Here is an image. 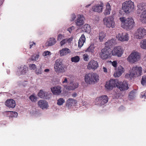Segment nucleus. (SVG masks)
Here are the masks:
<instances>
[{"instance_id":"c756f323","label":"nucleus","mask_w":146,"mask_h":146,"mask_svg":"<svg viewBox=\"0 0 146 146\" xmlns=\"http://www.w3.org/2000/svg\"><path fill=\"white\" fill-rule=\"evenodd\" d=\"M111 8L110 6L109 3H108L106 5V8L104 12V14L105 15H108L110 14Z\"/></svg>"},{"instance_id":"7c9ffc66","label":"nucleus","mask_w":146,"mask_h":146,"mask_svg":"<svg viewBox=\"0 0 146 146\" xmlns=\"http://www.w3.org/2000/svg\"><path fill=\"white\" fill-rule=\"evenodd\" d=\"M140 46L142 49H146V39L142 40L141 41Z\"/></svg>"},{"instance_id":"3c124183","label":"nucleus","mask_w":146,"mask_h":146,"mask_svg":"<svg viewBox=\"0 0 146 146\" xmlns=\"http://www.w3.org/2000/svg\"><path fill=\"white\" fill-rule=\"evenodd\" d=\"M76 18V16L75 15H72L70 21H73Z\"/></svg>"},{"instance_id":"680f3d73","label":"nucleus","mask_w":146,"mask_h":146,"mask_svg":"<svg viewBox=\"0 0 146 146\" xmlns=\"http://www.w3.org/2000/svg\"><path fill=\"white\" fill-rule=\"evenodd\" d=\"M129 98L131 99H132L133 98V97L132 96H131V95H129Z\"/></svg>"},{"instance_id":"e2e57ef3","label":"nucleus","mask_w":146,"mask_h":146,"mask_svg":"<svg viewBox=\"0 0 146 146\" xmlns=\"http://www.w3.org/2000/svg\"><path fill=\"white\" fill-rule=\"evenodd\" d=\"M91 5V4H88L86 6V7H89L90 5Z\"/></svg>"},{"instance_id":"69168bd1","label":"nucleus","mask_w":146,"mask_h":146,"mask_svg":"<svg viewBox=\"0 0 146 146\" xmlns=\"http://www.w3.org/2000/svg\"><path fill=\"white\" fill-rule=\"evenodd\" d=\"M145 59H146V56H145Z\"/></svg>"},{"instance_id":"cd10ccee","label":"nucleus","mask_w":146,"mask_h":146,"mask_svg":"<svg viewBox=\"0 0 146 146\" xmlns=\"http://www.w3.org/2000/svg\"><path fill=\"white\" fill-rule=\"evenodd\" d=\"M38 95L41 98L47 99V93L46 92H44L42 90H40L38 93Z\"/></svg>"},{"instance_id":"2f4dec72","label":"nucleus","mask_w":146,"mask_h":146,"mask_svg":"<svg viewBox=\"0 0 146 146\" xmlns=\"http://www.w3.org/2000/svg\"><path fill=\"white\" fill-rule=\"evenodd\" d=\"M95 47L94 44H91L86 50V52L93 53L94 52Z\"/></svg>"},{"instance_id":"864d4df0","label":"nucleus","mask_w":146,"mask_h":146,"mask_svg":"<svg viewBox=\"0 0 146 146\" xmlns=\"http://www.w3.org/2000/svg\"><path fill=\"white\" fill-rule=\"evenodd\" d=\"M112 64L114 67H116L117 66V63L116 61H113L112 63Z\"/></svg>"},{"instance_id":"338daca9","label":"nucleus","mask_w":146,"mask_h":146,"mask_svg":"<svg viewBox=\"0 0 146 146\" xmlns=\"http://www.w3.org/2000/svg\"><path fill=\"white\" fill-rule=\"evenodd\" d=\"M40 72H42L41 71H40Z\"/></svg>"},{"instance_id":"423d86ee","label":"nucleus","mask_w":146,"mask_h":146,"mask_svg":"<svg viewBox=\"0 0 146 146\" xmlns=\"http://www.w3.org/2000/svg\"><path fill=\"white\" fill-rule=\"evenodd\" d=\"M140 58V54L138 52H134L128 56L127 60L129 62L133 63L139 60Z\"/></svg>"},{"instance_id":"79ce46f5","label":"nucleus","mask_w":146,"mask_h":146,"mask_svg":"<svg viewBox=\"0 0 146 146\" xmlns=\"http://www.w3.org/2000/svg\"><path fill=\"white\" fill-rule=\"evenodd\" d=\"M64 35H62L61 34H59L58 36L57 40L58 41H60L62 39L64 38Z\"/></svg>"},{"instance_id":"f03ea898","label":"nucleus","mask_w":146,"mask_h":146,"mask_svg":"<svg viewBox=\"0 0 146 146\" xmlns=\"http://www.w3.org/2000/svg\"><path fill=\"white\" fill-rule=\"evenodd\" d=\"M122 8L125 13H129L135 9L134 3L131 0L125 1L122 4Z\"/></svg>"},{"instance_id":"f704fd0d","label":"nucleus","mask_w":146,"mask_h":146,"mask_svg":"<svg viewBox=\"0 0 146 146\" xmlns=\"http://www.w3.org/2000/svg\"><path fill=\"white\" fill-rule=\"evenodd\" d=\"M80 60V58L78 56H76L71 58V61L72 62H77Z\"/></svg>"},{"instance_id":"5fc2aeb1","label":"nucleus","mask_w":146,"mask_h":146,"mask_svg":"<svg viewBox=\"0 0 146 146\" xmlns=\"http://www.w3.org/2000/svg\"><path fill=\"white\" fill-rule=\"evenodd\" d=\"M32 43L31 42H30V43H29V44H30V48H31L32 47V46H33V45H35V42H33V43L32 44Z\"/></svg>"},{"instance_id":"0eeeda50","label":"nucleus","mask_w":146,"mask_h":146,"mask_svg":"<svg viewBox=\"0 0 146 146\" xmlns=\"http://www.w3.org/2000/svg\"><path fill=\"white\" fill-rule=\"evenodd\" d=\"M135 35L136 38L142 39L146 35V30L142 27L139 28L137 29Z\"/></svg>"},{"instance_id":"052dcab7","label":"nucleus","mask_w":146,"mask_h":146,"mask_svg":"<svg viewBox=\"0 0 146 146\" xmlns=\"http://www.w3.org/2000/svg\"><path fill=\"white\" fill-rule=\"evenodd\" d=\"M44 72H49V70L48 69H45L44 70Z\"/></svg>"},{"instance_id":"a18cd8bd","label":"nucleus","mask_w":146,"mask_h":146,"mask_svg":"<svg viewBox=\"0 0 146 146\" xmlns=\"http://www.w3.org/2000/svg\"><path fill=\"white\" fill-rule=\"evenodd\" d=\"M29 66L32 70H34L36 68V66L34 64H31L29 65Z\"/></svg>"},{"instance_id":"e433bc0d","label":"nucleus","mask_w":146,"mask_h":146,"mask_svg":"<svg viewBox=\"0 0 146 146\" xmlns=\"http://www.w3.org/2000/svg\"><path fill=\"white\" fill-rule=\"evenodd\" d=\"M135 74H127L125 76V77L128 78L129 80H131L134 78Z\"/></svg>"},{"instance_id":"39448f33","label":"nucleus","mask_w":146,"mask_h":146,"mask_svg":"<svg viewBox=\"0 0 146 146\" xmlns=\"http://www.w3.org/2000/svg\"><path fill=\"white\" fill-rule=\"evenodd\" d=\"M111 50L110 47H105L102 49L100 53V56L103 60L110 58L111 55Z\"/></svg>"},{"instance_id":"49530a36","label":"nucleus","mask_w":146,"mask_h":146,"mask_svg":"<svg viewBox=\"0 0 146 146\" xmlns=\"http://www.w3.org/2000/svg\"><path fill=\"white\" fill-rule=\"evenodd\" d=\"M88 55L86 54H84L83 55V58L84 60L87 61L89 59Z\"/></svg>"},{"instance_id":"aec40b11","label":"nucleus","mask_w":146,"mask_h":146,"mask_svg":"<svg viewBox=\"0 0 146 146\" xmlns=\"http://www.w3.org/2000/svg\"><path fill=\"white\" fill-rule=\"evenodd\" d=\"M78 84L77 83H74L71 82H70L69 85L67 86L66 89L69 90H74L78 87Z\"/></svg>"},{"instance_id":"8fccbe9b","label":"nucleus","mask_w":146,"mask_h":146,"mask_svg":"<svg viewBox=\"0 0 146 146\" xmlns=\"http://www.w3.org/2000/svg\"><path fill=\"white\" fill-rule=\"evenodd\" d=\"M122 74H113V76L115 78L119 77L121 76Z\"/></svg>"},{"instance_id":"13d9d810","label":"nucleus","mask_w":146,"mask_h":146,"mask_svg":"<svg viewBox=\"0 0 146 146\" xmlns=\"http://www.w3.org/2000/svg\"><path fill=\"white\" fill-rule=\"evenodd\" d=\"M145 93H142L141 95L142 96V98H146V96H145V95L144 94Z\"/></svg>"},{"instance_id":"ddd939ff","label":"nucleus","mask_w":146,"mask_h":146,"mask_svg":"<svg viewBox=\"0 0 146 146\" xmlns=\"http://www.w3.org/2000/svg\"><path fill=\"white\" fill-rule=\"evenodd\" d=\"M116 37L119 40L121 41H127L129 40L128 34L126 33H119Z\"/></svg>"},{"instance_id":"72a5a7b5","label":"nucleus","mask_w":146,"mask_h":146,"mask_svg":"<svg viewBox=\"0 0 146 146\" xmlns=\"http://www.w3.org/2000/svg\"><path fill=\"white\" fill-rule=\"evenodd\" d=\"M105 36L106 34L104 32H100L99 35V39L100 41H102Z\"/></svg>"},{"instance_id":"bb28decb","label":"nucleus","mask_w":146,"mask_h":146,"mask_svg":"<svg viewBox=\"0 0 146 146\" xmlns=\"http://www.w3.org/2000/svg\"><path fill=\"white\" fill-rule=\"evenodd\" d=\"M56 42V40L54 38H50L46 43V46H51L54 44Z\"/></svg>"},{"instance_id":"dca6fc26","label":"nucleus","mask_w":146,"mask_h":146,"mask_svg":"<svg viewBox=\"0 0 146 146\" xmlns=\"http://www.w3.org/2000/svg\"><path fill=\"white\" fill-rule=\"evenodd\" d=\"M104 7V4L102 3L95 5L92 8L93 11L100 13L102 11Z\"/></svg>"},{"instance_id":"6ab92c4d","label":"nucleus","mask_w":146,"mask_h":146,"mask_svg":"<svg viewBox=\"0 0 146 146\" xmlns=\"http://www.w3.org/2000/svg\"><path fill=\"white\" fill-rule=\"evenodd\" d=\"M51 91L54 95H58L61 92V87L59 86H55L51 88Z\"/></svg>"},{"instance_id":"6e6552de","label":"nucleus","mask_w":146,"mask_h":146,"mask_svg":"<svg viewBox=\"0 0 146 146\" xmlns=\"http://www.w3.org/2000/svg\"><path fill=\"white\" fill-rule=\"evenodd\" d=\"M117 83V80L116 79L110 80L106 82L105 87L108 90H112L113 87H116Z\"/></svg>"},{"instance_id":"a19ab883","label":"nucleus","mask_w":146,"mask_h":146,"mask_svg":"<svg viewBox=\"0 0 146 146\" xmlns=\"http://www.w3.org/2000/svg\"><path fill=\"white\" fill-rule=\"evenodd\" d=\"M124 72V68L121 66H119L117 69V73H122Z\"/></svg>"},{"instance_id":"603ef678","label":"nucleus","mask_w":146,"mask_h":146,"mask_svg":"<svg viewBox=\"0 0 146 146\" xmlns=\"http://www.w3.org/2000/svg\"><path fill=\"white\" fill-rule=\"evenodd\" d=\"M67 39V42H68V43H70L71 42V41H72L73 38L72 37H71V38H66Z\"/></svg>"},{"instance_id":"5701e85b","label":"nucleus","mask_w":146,"mask_h":146,"mask_svg":"<svg viewBox=\"0 0 146 146\" xmlns=\"http://www.w3.org/2000/svg\"><path fill=\"white\" fill-rule=\"evenodd\" d=\"M59 54L61 56L66 55L70 52V50L68 48H64L59 51Z\"/></svg>"},{"instance_id":"412c9836","label":"nucleus","mask_w":146,"mask_h":146,"mask_svg":"<svg viewBox=\"0 0 146 146\" xmlns=\"http://www.w3.org/2000/svg\"><path fill=\"white\" fill-rule=\"evenodd\" d=\"M142 68L140 66H135L131 70L130 73H141Z\"/></svg>"},{"instance_id":"f257e3e1","label":"nucleus","mask_w":146,"mask_h":146,"mask_svg":"<svg viewBox=\"0 0 146 146\" xmlns=\"http://www.w3.org/2000/svg\"><path fill=\"white\" fill-rule=\"evenodd\" d=\"M119 20L121 22L122 26L123 28L131 29L133 27L134 22L132 18L125 19V17H122L119 18Z\"/></svg>"},{"instance_id":"de8ad7c7","label":"nucleus","mask_w":146,"mask_h":146,"mask_svg":"<svg viewBox=\"0 0 146 146\" xmlns=\"http://www.w3.org/2000/svg\"><path fill=\"white\" fill-rule=\"evenodd\" d=\"M51 54L50 52L48 51H46L43 53V55L44 56H46L48 55H50Z\"/></svg>"},{"instance_id":"09e8293b","label":"nucleus","mask_w":146,"mask_h":146,"mask_svg":"<svg viewBox=\"0 0 146 146\" xmlns=\"http://www.w3.org/2000/svg\"><path fill=\"white\" fill-rule=\"evenodd\" d=\"M68 102H69V104L71 105V103H72V102L74 101V100L72 98H69L68 100Z\"/></svg>"},{"instance_id":"c85d7f7f","label":"nucleus","mask_w":146,"mask_h":146,"mask_svg":"<svg viewBox=\"0 0 146 146\" xmlns=\"http://www.w3.org/2000/svg\"><path fill=\"white\" fill-rule=\"evenodd\" d=\"M28 67L25 65L22 66L18 68V72L26 73L28 71Z\"/></svg>"},{"instance_id":"774afa93","label":"nucleus","mask_w":146,"mask_h":146,"mask_svg":"<svg viewBox=\"0 0 146 146\" xmlns=\"http://www.w3.org/2000/svg\"><path fill=\"white\" fill-rule=\"evenodd\" d=\"M69 31L70 33H71L70 31Z\"/></svg>"},{"instance_id":"c9c22d12","label":"nucleus","mask_w":146,"mask_h":146,"mask_svg":"<svg viewBox=\"0 0 146 146\" xmlns=\"http://www.w3.org/2000/svg\"><path fill=\"white\" fill-rule=\"evenodd\" d=\"M29 98L32 102H35L37 101V98L34 94L31 95L29 97Z\"/></svg>"},{"instance_id":"7ed1b4c3","label":"nucleus","mask_w":146,"mask_h":146,"mask_svg":"<svg viewBox=\"0 0 146 146\" xmlns=\"http://www.w3.org/2000/svg\"><path fill=\"white\" fill-rule=\"evenodd\" d=\"M99 77L97 74H86L85 76V81L87 84H94L98 81Z\"/></svg>"},{"instance_id":"4d7b16f0","label":"nucleus","mask_w":146,"mask_h":146,"mask_svg":"<svg viewBox=\"0 0 146 146\" xmlns=\"http://www.w3.org/2000/svg\"><path fill=\"white\" fill-rule=\"evenodd\" d=\"M72 96L73 97H75L77 96V94L76 92H75L72 94Z\"/></svg>"},{"instance_id":"9d476101","label":"nucleus","mask_w":146,"mask_h":146,"mask_svg":"<svg viewBox=\"0 0 146 146\" xmlns=\"http://www.w3.org/2000/svg\"><path fill=\"white\" fill-rule=\"evenodd\" d=\"M108 98L106 95H104L97 98L96 99V102L101 106L106 103L108 101Z\"/></svg>"},{"instance_id":"393cba45","label":"nucleus","mask_w":146,"mask_h":146,"mask_svg":"<svg viewBox=\"0 0 146 146\" xmlns=\"http://www.w3.org/2000/svg\"><path fill=\"white\" fill-rule=\"evenodd\" d=\"M116 44V41L113 39H112L108 40L105 43V47H109L115 45Z\"/></svg>"},{"instance_id":"f8f14e48","label":"nucleus","mask_w":146,"mask_h":146,"mask_svg":"<svg viewBox=\"0 0 146 146\" xmlns=\"http://www.w3.org/2000/svg\"><path fill=\"white\" fill-rule=\"evenodd\" d=\"M54 65V68L57 69V70H59L61 72H64L63 70L64 67L62 60L60 59H57Z\"/></svg>"},{"instance_id":"37998d69","label":"nucleus","mask_w":146,"mask_h":146,"mask_svg":"<svg viewBox=\"0 0 146 146\" xmlns=\"http://www.w3.org/2000/svg\"><path fill=\"white\" fill-rule=\"evenodd\" d=\"M67 40L66 38L62 40L60 42V44L61 46H62L65 44L67 42Z\"/></svg>"},{"instance_id":"9b49d317","label":"nucleus","mask_w":146,"mask_h":146,"mask_svg":"<svg viewBox=\"0 0 146 146\" xmlns=\"http://www.w3.org/2000/svg\"><path fill=\"white\" fill-rule=\"evenodd\" d=\"M116 87L119 88L121 91H124L127 90L128 88V84L126 81L123 82H119L117 81Z\"/></svg>"},{"instance_id":"6e6d98bb","label":"nucleus","mask_w":146,"mask_h":146,"mask_svg":"<svg viewBox=\"0 0 146 146\" xmlns=\"http://www.w3.org/2000/svg\"><path fill=\"white\" fill-rule=\"evenodd\" d=\"M67 80L66 78H64V80L62 82L63 84H64V83H67Z\"/></svg>"},{"instance_id":"c03bdc74","label":"nucleus","mask_w":146,"mask_h":146,"mask_svg":"<svg viewBox=\"0 0 146 146\" xmlns=\"http://www.w3.org/2000/svg\"><path fill=\"white\" fill-rule=\"evenodd\" d=\"M10 112L11 113V117H16L17 115V113L16 112L11 111Z\"/></svg>"},{"instance_id":"ea45409f","label":"nucleus","mask_w":146,"mask_h":146,"mask_svg":"<svg viewBox=\"0 0 146 146\" xmlns=\"http://www.w3.org/2000/svg\"><path fill=\"white\" fill-rule=\"evenodd\" d=\"M65 100L63 98H60L57 100V104L59 106L61 105L64 102Z\"/></svg>"},{"instance_id":"2eb2a0df","label":"nucleus","mask_w":146,"mask_h":146,"mask_svg":"<svg viewBox=\"0 0 146 146\" xmlns=\"http://www.w3.org/2000/svg\"><path fill=\"white\" fill-rule=\"evenodd\" d=\"M99 66V65L97 62L93 60H91L90 61L88 66V68L89 69H96Z\"/></svg>"},{"instance_id":"1a4fd4ad","label":"nucleus","mask_w":146,"mask_h":146,"mask_svg":"<svg viewBox=\"0 0 146 146\" xmlns=\"http://www.w3.org/2000/svg\"><path fill=\"white\" fill-rule=\"evenodd\" d=\"M111 52L113 55L120 57L123 53V50L121 46H117L113 48Z\"/></svg>"},{"instance_id":"58836bf2","label":"nucleus","mask_w":146,"mask_h":146,"mask_svg":"<svg viewBox=\"0 0 146 146\" xmlns=\"http://www.w3.org/2000/svg\"><path fill=\"white\" fill-rule=\"evenodd\" d=\"M141 83L143 86L146 85V75L142 77L141 81Z\"/></svg>"},{"instance_id":"f3484780","label":"nucleus","mask_w":146,"mask_h":146,"mask_svg":"<svg viewBox=\"0 0 146 146\" xmlns=\"http://www.w3.org/2000/svg\"><path fill=\"white\" fill-rule=\"evenodd\" d=\"M5 105L9 108H14L16 106L15 101L12 99H8L5 102Z\"/></svg>"},{"instance_id":"b1692460","label":"nucleus","mask_w":146,"mask_h":146,"mask_svg":"<svg viewBox=\"0 0 146 146\" xmlns=\"http://www.w3.org/2000/svg\"><path fill=\"white\" fill-rule=\"evenodd\" d=\"M86 38L84 34H82L81 37L80 38L78 42V46L79 48H81L83 45L84 42H85Z\"/></svg>"},{"instance_id":"bf43d9fd","label":"nucleus","mask_w":146,"mask_h":146,"mask_svg":"<svg viewBox=\"0 0 146 146\" xmlns=\"http://www.w3.org/2000/svg\"><path fill=\"white\" fill-rule=\"evenodd\" d=\"M103 71L104 72H107V69L105 67H104L103 68Z\"/></svg>"},{"instance_id":"4468645a","label":"nucleus","mask_w":146,"mask_h":146,"mask_svg":"<svg viewBox=\"0 0 146 146\" xmlns=\"http://www.w3.org/2000/svg\"><path fill=\"white\" fill-rule=\"evenodd\" d=\"M84 18L83 15H79L77 16V18L75 21V23L76 26L80 27L83 25L84 23Z\"/></svg>"},{"instance_id":"0e129e2a","label":"nucleus","mask_w":146,"mask_h":146,"mask_svg":"<svg viewBox=\"0 0 146 146\" xmlns=\"http://www.w3.org/2000/svg\"><path fill=\"white\" fill-rule=\"evenodd\" d=\"M145 72H146V70H144Z\"/></svg>"},{"instance_id":"20e7f679","label":"nucleus","mask_w":146,"mask_h":146,"mask_svg":"<svg viewBox=\"0 0 146 146\" xmlns=\"http://www.w3.org/2000/svg\"><path fill=\"white\" fill-rule=\"evenodd\" d=\"M103 21L106 27L113 29L115 27V24L113 15L105 17L103 19Z\"/></svg>"},{"instance_id":"4c0bfd02","label":"nucleus","mask_w":146,"mask_h":146,"mask_svg":"<svg viewBox=\"0 0 146 146\" xmlns=\"http://www.w3.org/2000/svg\"><path fill=\"white\" fill-rule=\"evenodd\" d=\"M39 55L38 54H35L31 56V60L32 61H36L38 58Z\"/></svg>"},{"instance_id":"473e14b6","label":"nucleus","mask_w":146,"mask_h":146,"mask_svg":"<svg viewBox=\"0 0 146 146\" xmlns=\"http://www.w3.org/2000/svg\"><path fill=\"white\" fill-rule=\"evenodd\" d=\"M83 30L86 32H90V27L88 24H85L83 28Z\"/></svg>"},{"instance_id":"4be33fe9","label":"nucleus","mask_w":146,"mask_h":146,"mask_svg":"<svg viewBox=\"0 0 146 146\" xmlns=\"http://www.w3.org/2000/svg\"><path fill=\"white\" fill-rule=\"evenodd\" d=\"M38 106L42 109L46 108L48 107V104L45 101L40 100L38 102Z\"/></svg>"},{"instance_id":"a878e982","label":"nucleus","mask_w":146,"mask_h":146,"mask_svg":"<svg viewBox=\"0 0 146 146\" xmlns=\"http://www.w3.org/2000/svg\"><path fill=\"white\" fill-rule=\"evenodd\" d=\"M140 20L143 23H146V11H144L142 12L140 15Z\"/></svg>"},{"instance_id":"a211bd4d","label":"nucleus","mask_w":146,"mask_h":146,"mask_svg":"<svg viewBox=\"0 0 146 146\" xmlns=\"http://www.w3.org/2000/svg\"><path fill=\"white\" fill-rule=\"evenodd\" d=\"M137 12L140 13L141 11H146V3L142 2L139 3L137 5Z\"/></svg>"}]
</instances>
